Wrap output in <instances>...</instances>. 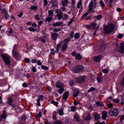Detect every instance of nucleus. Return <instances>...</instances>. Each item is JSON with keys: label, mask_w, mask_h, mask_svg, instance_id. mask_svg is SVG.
I'll use <instances>...</instances> for the list:
<instances>
[{"label": "nucleus", "mask_w": 124, "mask_h": 124, "mask_svg": "<svg viewBox=\"0 0 124 124\" xmlns=\"http://www.w3.org/2000/svg\"><path fill=\"white\" fill-rule=\"evenodd\" d=\"M114 27V24L112 23H110L107 26H104V29L105 33L108 34L111 32L113 31Z\"/></svg>", "instance_id": "nucleus-1"}, {"label": "nucleus", "mask_w": 124, "mask_h": 124, "mask_svg": "<svg viewBox=\"0 0 124 124\" xmlns=\"http://www.w3.org/2000/svg\"><path fill=\"white\" fill-rule=\"evenodd\" d=\"M1 56L3 58L4 63L6 65L9 66L10 64V60L9 56L6 54H1Z\"/></svg>", "instance_id": "nucleus-2"}, {"label": "nucleus", "mask_w": 124, "mask_h": 124, "mask_svg": "<svg viewBox=\"0 0 124 124\" xmlns=\"http://www.w3.org/2000/svg\"><path fill=\"white\" fill-rule=\"evenodd\" d=\"M117 108H112L108 111V114L111 116H116L119 114Z\"/></svg>", "instance_id": "nucleus-3"}, {"label": "nucleus", "mask_w": 124, "mask_h": 124, "mask_svg": "<svg viewBox=\"0 0 124 124\" xmlns=\"http://www.w3.org/2000/svg\"><path fill=\"white\" fill-rule=\"evenodd\" d=\"M16 45H15V47L14 49L12 51L13 54V56L17 60H19L21 58V56L19 55L18 52L16 51L15 49L16 48Z\"/></svg>", "instance_id": "nucleus-4"}, {"label": "nucleus", "mask_w": 124, "mask_h": 124, "mask_svg": "<svg viewBox=\"0 0 124 124\" xmlns=\"http://www.w3.org/2000/svg\"><path fill=\"white\" fill-rule=\"evenodd\" d=\"M83 69L82 65H78L74 67L73 69V72L75 73H77L81 71Z\"/></svg>", "instance_id": "nucleus-5"}, {"label": "nucleus", "mask_w": 124, "mask_h": 124, "mask_svg": "<svg viewBox=\"0 0 124 124\" xmlns=\"http://www.w3.org/2000/svg\"><path fill=\"white\" fill-rule=\"evenodd\" d=\"M71 55L73 56H75V58L77 60H79L82 58V57L80 54H77L76 52L75 51L72 52Z\"/></svg>", "instance_id": "nucleus-6"}, {"label": "nucleus", "mask_w": 124, "mask_h": 124, "mask_svg": "<svg viewBox=\"0 0 124 124\" xmlns=\"http://www.w3.org/2000/svg\"><path fill=\"white\" fill-rule=\"evenodd\" d=\"M85 79L84 77H80L77 78L76 79V82L78 83H81L85 81Z\"/></svg>", "instance_id": "nucleus-7"}, {"label": "nucleus", "mask_w": 124, "mask_h": 124, "mask_svg": "<svg viewBox=\"0 0 124 124\" xmlns=\"http://www.w3.org/2000/svg\"><path fill=\"white\" fill-rule=\"evenodd\" d=\"M118 51L122 53H124V43H121L120 44V46L118 47Z\"/></svg>", "instance_id": "nucleus-8"}, {"label": "nucleus", "mask_w": 124, "mask_h": 124, "mask_svg": "<svg viewBox=\"0 0 124 124\" xmlns=\"http://www.w3.org/2000/svg\"><path fill=\"white\" fill-rule=\"evenodd\" d=\"M39 98L37 99V105L38 106H40V104L39 103L40 100H42L44 98V96L43 95H40L39 96Z\"/></svg>", "instance_id": "nucleus-9"}, {"label": "nucleus", "mask_w": 124, "mask_h": 124, "mask_svg": "<svg viewBox=\"0 0 124 124\" xmlns=\"http://www.w3.org/2000/svg\"><path fill=\"white\" fill-rule=\"evenodd\" d=\"M58 36V34L56 33H52L51 34V37L53 40H56Z\"/></svg>", "instance_id": "nucleus-10"}, {"label": "nucleus", "mask_w": 124, "mask_h": 124, "mask_svg": "<svg viewBox=\"0 0 124 124\" xmlns=\"http://www.w3.org/2000/svg\"><path fill=\"white\" fill-rule=\"evenodd\" d=\"M93 2L92 1H91L89 3V9L88 10L87 12H89L93 10Z\"/></svg>", "instance_id": "nucleus-11"}, {"label": "nucleus", "mask_w": 124, "mask_h": 124, "mask_svg": "<svg viewBox=\"0 0 124 124\" xmlns=\"http://www.w3.org/2000/svg\"><path fill=\"white\" fill-rule=\"evenodd\" d=\"M102 57V55H98L94 57L93 58V60L95 61L98 62L101 60V58Z\"/></svg>", "instance_id": "nucleus-12"}, {"label": "nucleus", "mask_w": 124, "mask_h": 124, "mask_svg": "<svg viewBox=\"0 0 124 124\" xmlns=\"http://www.w3.org/2000/svg\"><path fill=\"white\" fill-rule=\"evenodd\" d=\"M69 93L68 92H66L63 93L62 98L64 100H66L68 98L69 96Z\"/></svg>", "instance_id": "nucleus-13"}, {"label": "nucleus", "mask_w": 124, "mask_h": 124, "mask_svg": "<svg viewBox=\"0 0 124 124\" xmlns=\"http://www.w3.org/2000/svg\"><path fill=\"white\" fill-rule=\"evenodd\" d=\"M102 118L104 119H106L107 116V111H104L102 113Z\"/></svg>", "instance_id": "nucleus-14"}, {"label": "nucleus", "mask_w": 124, "mask_h": 124, "mask_svg": "<svg viewBox=\"0 0 124 124\" xmlns=\"http://www.w3.org/2000/svg\"><path fill=\"white\" fill-rule=\"evenodd\" d=\"M57 112L59 113L60 116H62L63 113V109L62 108H58L57 110Z\"/></svg>", "instance_id": "nucleus-15"}, {"label": "nucleus", "mask_w": 124, "mask_h": 124, "mask_svg": "<svg viewBox=\"0 0 124 124\" xmlns=\"http://www.w3.org/2000/svg\"><path fill=\"white\" fill-rule=\"evenodd\" d=\"M7 100L8 101L6 102V103L8 104L9 105H11L13 102L12 99L10 97H9L8 98Z\"/></svg>", "instance_id": "nucleus-16"}, {"label": "nucleus", "mask_w": 124, "mask_h": 124, "mask_svg": "<svg viewBox=\"0 0 124 124\" xmlns=\"http://www.w3.org/2000/svg\"><path fill=\"white\" fill-rule=\"evenodd\" d=\"M63 84L60 82H57L56 83V86L57 88H60L61 86L63 85Z\"/></svg>", "instance_id": "nucleus-17"}, {"label": "nucleus", "mask_w": 124, "mask_h": 124, "mask_svg": "<svg viewBox=\"0 0 124 124\" xmlns=\"http://www.w3.org/2000/svg\"><path fill=\"white\" fill-rule=\"evenodd\" d=\"M67 45L65 43H64V44L63 45L62 47V51L64 52L67 48Z\"/></svg>", "instance_id": "nucleus-18"}, {"label": "nucleus", "mask_w": 124, "mask_h": 124, "mask_svg": "<svg viewBox=\"0 0 124 124\" xmlns=\"http://www.w3.org/2000/svg\"><path fill=\"white\" fill-rule=\"evenodd\" d=\"M63 23L61 22H57L53 24V25L54 26H61Z\"/></svg>", "instance_id": "nucleus-19"}, {"label": "nucleus", "mask_w": 124, "mask_h": 124, "mask_svg": "<svg viewBox=\"0 0 124 124\" xmlns=\"http://www.w3.org/2000/svg\"><path fill=\"white\" fill-rule=\"evenodd\" d=\"M56 16H57L58 17V19L59 20H60L62 19L63 18V16H62V13H59L58 14L56 15L55 16V17Z\"/></svg>", "instance_id": "nucleus-20"}, {"label": "nucleus", "mask_w": 124, "mask_h": 124, "mask_svg": "<svg viewBox=\"0 0 124 124\" xmlns=\"http://www.w3.org/2000/svg\"><path fill=\"white\" fill-rule=\"evenodd\" d=\"M74 119L75 120V121L77 122H79L80 119L79 116L75 115L74 116Z\"/></svg>", "instance_id": "nucleus-21"}, {"label": "nucleus", "mask_w": 124, "mask_h": 124, "mask_svg": "<svg viewBox=\"0 0 124 124\" xmlns=\"http://www.w3.org/2000/svg\"><path fill=\"white\" fill-rule=\"evenodd\" d=\"M94 116L95 120H98L100 119V117L99 114L96 113L94 114Z\"/></svg>", "instance_id": "nucleus-22"}, {"label": "nucleus", "mask_w": 124, "mask_h": 124, "mask_svg": "<svg viewBox=\"0 0 124 124\" xmlns=\"http://www.w3.org/2000/svg\"><path fill=\"white\" fill-rule=\"evenodd\" d=\"M68 0H64V2L63 0H61L62 5L63 7H65V5H67V3H68Z\"/></svg>", "instance_id": "nucleus-23"}, {"label": "nucleus", "mask_w": 124, "mask_h": 124, "mask_svg": "<svg viewBox=\"0 0 124 124\" xmlns=\"http://www.w3.org/2000/svg\"><path fill=\"white\" fill-rule=\"evenodd\" d=\"M97 25V24L95 23V21L91 23L92 27H93V29H94L95 28H96L95 27Z\"/></svg>", "instance_id": "nucleus-24"}, {"label": "nucleus", "mask_w": 124, "mask_h": 124, "mask_svg": "<svg viewBox=\"0 0 124 124\" xmlns=\"http://www.w3.org/2000/svg\"><path fill=\"white\" fill-rule=\"evenodd\" d=\"M71 40L70 38L69 37L66 38L63 41V43H64V42H65L64 43L66 44L69 41Z\"/></svg>", "instance_id": "nucleus-25"}, {"label": "nucleus", "mask_w": 124, "mask_h": 124, "mask_svg": "<svg viewBox=\"0 0 124 124\" xmlns=\"http://www.w3.org/2000/svg\"><path fill=\"white\" fill-rule=\"evenodd\" d=\"M105 49V47L103 46H101L99 47V50L101 53L103 52Z\"/></svg>", "instance_id": "nucleus-26"}, {"label": "nucleus", "mask_w": 124, "mask_h": 124, "mask_svg": "<svg viewBox=\"0 0 124 124\" xmlns=\"http://www.w3.org/2000/svg\"><path fill=\"white\" fill-rule=\"evenodd\" d=\"M63 43V41L60 42L58 44H57L56 48V51L58 52L59 48L62 45V43Z\"/></svg>", "instance_id": "nucleus-27"}, {"label": "nucleus", "mask_w": 124, "mask_h": 124, "mask_svg": "<svg viewBox=\"0 0 124 124\" xmlns=\"http://www.w3.org/2000/svg\"><path fill=\"white\" fill-rule=\"evenodd\" d=\"M91 119V116L90 113H88L87 117L85 119V120L88 121Z\"/></svg>", "instance_id": "nucleus-28"}, {"label": "nucleus", "mask_w": 124, "mask_h": 124, "mask_svg": "<svg viewBox=\"0 0 124 124\" xmlns=\"http://www.w3.org/2000/svg\"><path fill=\"white\" fill-rule=\"evenodd\" d=\"M102 8H104L105 7V4L103 3V1L102 0H100L99 2Z\"/></svg>", "instance_id": "nucleus-29"}, {"label": "nucleus", "mask_w": 124, "mask_h": 124, "mask_svg": "<svg viewBox=\"0 0 124 124\" xmlns=\"http://www.w3.org/2000/svg\"><path fill=\"white\" fill-rule=\"evenodd\" d=\"M69 120V119L67 117H65L64 120L65 123L68 124H69L70 123Z\"/></svg>", "instance_id": "nucleus-30"}, {"label": "nucleus", "mask_w": 124, "mask_h": 124, "mask_svg": "<svg viewBox=\"0 0 124 124\" xmlns=\"http://www.w3.org/2000/svg\"><path fill=\"white\" fill-rule=\"evenodd\" d=\"M48 13V16H50L52 17L53 16V11L52 10H49Z\"/></svg>", "instance_id": "nucleus-31"}, {"label": "nucleus", "mask_w": 124, "mask_h": 124, "mask_svg": "<svg viewBox=\"0 0 124 124\" xmlns=\"http://www.w3.org/2000/svg\"><path fill=\"white\" fill-rule=\"evenodd\" d=\"M35 19L36 20H37L38 21L40 20V18L39 17V16L38 14H36L34 16Z\"/></svg>", "instance_id": "nucleus-32"}, {"label": "nucleus", "mask_w": 124, "mask_h": 124, "mask_svg": "<svg viewBox=\"0 0 124 124\" xmlns=\"http://www.w3.org/2000/svg\"><path fill=\"white\" fill-rule=\"evenodd\" d=\"M64 91V90L63 88H61L60 89H58V93L60 94L62 93Z\"/></svg>", "instance_id": "nucleus-33"}, {"label": "nucleus", "mask_w": 124, "mask_h": 124, "mask_svg": "<svg viewBox=\"0 0 124 124\" xmlns=\"http://www.w3.org/2000/svg\"><path fill=\"white\" fill-rule=\"evenodd\" d=\"M53 19L52 17L50 16V17H47L46 19V21H48V22L51 21Z\"/></svg>", "instance_id": "nucleus-34"}, {"label": "nucleus", "mask_w": 124, "mask_h": 124, "mask_svg": "<svg viewBox=\"0 0 124 124\" xmlns=\"http://www.w3.org/2000/svg\"><path fill=\"white\" fill-rule=\"evenodd\" d=\"M95 89H96L94 87H91L90 89L88 90V92H90L92 91H95Z\"/></svg>", "instance_id": "nucleus-35"}, {"label": "nucleus", "mask_w": 124, "mask_h": 124, "mask_svg": "<svg viewBox=\"0 0 124 124\" xmlns=\"http://www.w3.org/2000/svg\"><path fill=\"white\" fill-rule=\"evenodd\" d=\"M41 67L42 69L45 70H47L48 69V67L42 65Z\"/></svg>", "instance_id": "nucleus-36"}, {"label": "nucleus", "mask_w": 124, "mask_h": 124, "mask_svg": "<svg viewBox=\"0 0 124 124\" xmlns=\"http://www.w3.org/2000/svg\"><path fill=\"white\" fill-rule=\"evenodd\" d=\"M102 17V16L101 15H97L96 16V18L97 20H100Z\"/></svg>", "instance_id": "nucleus-37"}, {"label": "nucleus", "mask_w": 124, "mask_h": 124, "mask_svg": "<svg viewBox=\"0 0 124 124\" xmlns=\"http://www.w3.org/2000/svg\"><path fill=\"white\" fill-rule=\"evenodd\" d=\"M79 34L78 33H76L74 35V38L75 39H77L79 38Z\"/></svg>", "instance_id": "nucleus-38"}, {"label": "nucleus", "mask_w": 124, "mask_h": 124, "mask_svg": "<svg viewBox=\"0 0 124 124\" xmlns=\"http://www.w3.org/2000/svg\"><path fill=\"white\" fill-rule=\"evenodd\" d=\"M82 3V1L81 0H80L79 2L77 4V7L78 8H79L80 7V5H81Z\"/></svg>", "instance_id": "nucleus-39"}, {"label": "nucleus", "mask_w": 124, "mask_h": 124, "mask_svg": "<svg viewBox=\"0 0 124 124\" xmlns=\"http://www.w3.org/2000/svg\"><path fill=\"white\" fill-rule=\"evenodd\" d=\"M80 92L79 91H77V92H76L75 93H73V96L74 97H76L77 96H78V94Z\"/></svg>", "instance_id": "nucleus-40"}, {"label": "nucleus", "mask_w": 124, "mask_h": 124, "mask_svg": "<svg viewBox=\"0 0 124 124\" xmlns=\"http://www.w3.org/2000/svg\"><path fill=\"white\" fill-rule=\"evenodd\" d=\"M102 77L101 78V77H97V80L98 82L99 83H100L102 81Z\"/></svg>", "instance_id": "nucleus-41"}, {"label": "nucleus", "mask_w": 124, "mask_h": 124, "mask_svg": "<svg viewBox=\"0 0 124 124\" xmlns=\"http://www.w3.org/2000/svg\"><path fill=\"white\" fill-rule=\"evenodd\" d=\"M51 103L56 106L58 104V103L57 102L54 101V100H51Z\"/></svg>", "instance_id": "nucleus-42"}, {"label": "nucleus", "mask_w": 124, "mask_h": 124, "mask_svg": "<svg viewBox=\"0 0 124 124\" xmlns=\"http://www.w3.org/2000/svg\"><path fill=\"white\" fill-rule=\"evenodd\" d=\"M113 101L116 103H119L120 101L118 99H114Z\"/></svg>", "instance_id": "nucleus-43"}, {"label": "nucleus", "mask_w": 124, "mask_h": 124, "mask_svg": "<svg viewBox=\"0 0 124 124\" xmlns=\"http://www.w3.org/2000/svg\"><path fill=\"white\" fill-rule=\"evenodd\" d=\"M96 104L101 106H104V105L100 101L98 102L97 101L96 102Z\"/></svg>", "instance_id": "nucleus-44"}, {"label": "nucleus", "mask_w": 124, "mask_h": 124, "mask_svg": "<svg viewBox=\"0 0 124 124\" xmlns=\"http://www.w3.org/2000/svg\"><path fill=\"white\" fill-rule=\"evenodd\" d=\"M64 18L63 19V20H65L68 18V16L66 14H64Z\"/></svg>", "instance_id": "nucleus-45"}, {"label": "nucleus", "mask_w": 124, "mask_h": 124, "mask_svg": "<svg viewBox=\"0 0 124 124\" xmlns=\"http://www.w3.org/2000/svg\"><path fill=\"white\" fill-rule=\"evenodd\" d=\"M53 124H62L61 122L60 121H57L54 122Z\"/></svg>", "instance_id": "nucleus-46"}, {"label": "nucleus", "mask_w": 124, "mask_h": 124, "mask_svg": "<svg viewBox=\"0 0 124 124\" xmlns=\"http://www.w3.org/2000/svg\"><path fill=\"white\" fill-rule=\"evenodd\" d=\"M2 12L3 13H4L5 14L8 13L7 11L4 8L2 9Z\"/></svg>", "instance_id": "nucleus-47"}, {"label": "nucleus", "mask_w": 124, "mask_h": 124, "mask_svg": "<svg viewBox=\"0 0 124 124\" xmlns=\"http://www.w3.org/2000/svg\"><path fill=\"white\" fill-rule=\"evenodd\" d=\"M55 12L56 13H57L58 14L60 13H61L62 12L60 10L57 9H56L55 10Z\"/></svg>", "instance_id": "nucleus-48"}, {"label": "nucleus", "mask_w": 124, "mask_h": 124, "mask_svg": "<svg viewBox=\"0 0 124 124\" xmlns=\"http://www.w3.org/2000/svg\"><path fill=\"white\" fill-rule=\"evenodd\" d=\"M107 106L109 108H111L113 106V105L112 103H110L108 104Z\"/></svg>", "instance_id": "nucleus-49"}, {"label": "nucleus", "mask_w": 124, "mask_h": 124, "mask_svg": "<svg viewBox=\"0 0 124 124\" xmlns=\"http://www.w3.org/2000/svg\"><path fill=\"white\" fill-rule=\"evenodd\" d=\"M76 107L74 106L73 107H71V110L72 111H74L75 110V109L76 108Z\"/></svg>", "instance_id": "nucleus-50"}, {"label": "nucleus", "mask_w": 124, "mask_h": 124, "mask_svg": "<svg viewBox=\"0 0 124 124\" xmlns=\"http://www.w3.org/2000/svg\"><path fill=\"white\" fill-rule=\"evenodd\" d=\"M7 116V115L6 114H3L1 116L2 118L4 119H5L6 118Z\"/></svg>", "instance_id": "nucleus-51"}, {"label": "nucleus", "mask_w": 124, "mask_h": 124, "mask_svg": "<svg viewBox=\"0 0 124 124\" xmlns=\"http://www.w3.org/2000/svg\"><path fill=\"white\" fill-rule=\"evenodd\" d=\"M44 4L45 6H46L47 5L48 3V1L47 0H44Z\"/></svg>", "instance_id": "nucleus-52"}, {"label": "nucleus", "mask_w": 124, "mask_h": 124, "mask_svg": "<svg viewBox=\"0 0 124 124\" xmlns=\"http://www.w3.org/2000/svg\"><path fill=\"white\" fill-rule=\"evenodd\" d=\"M42 113L41 112H39L37 115V117H40L41 116Z\"/></svg>", "instance_id": "nucleus-53"}, {"label": "nucleus", "mask_w": 124, "mask_h": 124, "mask_svg": "<svg viewBox=\"0 0 124 124\" xmlns=\"http://www.w3.org/2000/svg\"><path fill=\"white\" fill-rule=\"evenodd\" d=\"M103 72L105 73H107L108 71V70L107 69H105L103 70Z\"/></svg>", "instance_id": "nucleus-54"}, {"label": "nucleus", "mask_w": 124, "mask_h": 124, "mask_svg": "<svg viewBox=\"0 0 124 124\" xmlns=\"http://www.w3.org/2000/svg\"><path fill=\"white\" fill-rule=\"evenodd\" d=\"M29 30L31 31H35V29L32 27H30L29 28Z\"/></svg>", "instance_id": "nucleus-55"}, {"label": "nucleus", "mask_w": 124, "mask_h": 124, "mask_svg": "<svg viewBox=\"0 0 124 124\" xmlns=\"http://www.w3.org/2000/svg\"><path fill=\"white\" fill-rule=\"evenodd\" d=\"M86 27L87 28L89 29H91V28H92L91 24L90 25H86Z\"/></svg>", "instance_id": "nucleus-56"}, {"label": "nucleus", "mask_w": 124, "mask_h": 124, "mask_svg": "<svg viewBox=\"0 0 124 124\" xmlns=\"http://www.w3.org/2000/svg\"><path fill=\"white\" fill-rule=\"evenodd\" d=\"M37 6H32L31 7V8L32 10H35L37 9Z\"/></svg>", "instance_id": "nucleus-57"}, {"label": "nucleus", "mask_w": 124, "mask_h": 124, "mask_svg": "<svg viewBox=\"0 0 124 124\" xmlns=\"http://www.w3.org/2000/svg\"><path fill=\"white\" fill-rule=\"evenodd\" d=\"M88 15V13L86 12V13L84 14L82 17V19H83L84 18L85 16H87Z\"/></svg>", "instance_id": "nucleus-58"}, {"label": "nucleus", "mask_w": 124, "mask_h": 124, "mask_svg": "<svg viewBox=\"0 0 124 124\" xmlns=\"http://www.w3.org/2000/svg\"><path fill=\"white\" fill-rule=\"evenodd\" d=\"M123 34H119L117 36L118 38L119 39L123 37Z\"/></svg>", "instance_id": "nucleus-59"}, {"label": "nucleus", "mask_w": 124, "mask_h": 124, "mask_svg": "<svg viewBox=\"0 0 124 124\" xmlns=\"http://www.w3.org/2000/svg\"><path fill=\"white\" fill-rule=\"evenodd\" d=\"M5 19H8L9 17V15L8 14V13L5 14Z\"/></svg>", "instance_id": "nucleus-60"}, {"label": "nucleus", "mask_w": 124, "mask_h": 124, "mask_svg": "<svg viewBox=\"0 0 124 124\" xmlns=\"http://www.w3.org/2000/svg\"><path fill=\"white\" fill-rule=\"evenodd\" d=\"M54 3H57V1L56 0H52L51 1V3L53 4Z\"/></svg>", "instance_id": "nucleus-61"}, {"label": "nucleus", "mask_w": 124, "mask_h": 124, "mask_svg": "<svg viewBox=\"0 0 124 124\" xmlns=\"http://www.w3.org/2000/svg\"><path fill=\"white\" fill-rule=\"evenodd\" d=\"M74 34V31H72L70 34V36L71 38H72L73 37V35Z\"/></svg>", "instance_id": "nucleus-62"}, {"label": "nucleus", "mask_w": 124, "mask_h": 124, "mask_svg": "<svg viewBox=\"0 0 124 124\" xmlns=\"http://www.w3.org/2000/svg\"><path fill=\"white\" fill-rule=\"evenodd\" d=\"M39 39L41 41V42H42L43 43H45V41L43 39L42 37L40 38Z\"/></svg>", "instance_id": "nucleus-63"}, {"label": "nucleus", "mask_w": 124, "mask_h": 124, "mask_svg": "<svg viewBox=\"0 0 124 124\" xmlns=\"http://www.w3.org/2000/svg\"><path fill=\"white\" fill-rule=\"evenodd\" d=\"M73 21L72 19H71L70 21L68 22L67 25L69 26L72 23Z\"/></svg>", "instance_id": "nucleus-64"}]
</instances>
